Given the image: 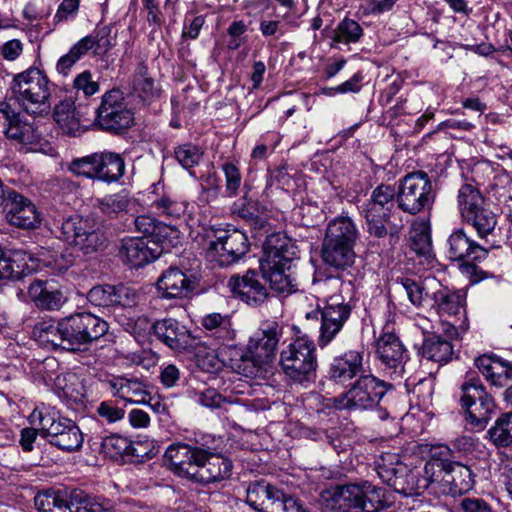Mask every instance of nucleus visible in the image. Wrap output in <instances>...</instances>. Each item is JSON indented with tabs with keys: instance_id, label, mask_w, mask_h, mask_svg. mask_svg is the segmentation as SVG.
I'll return each instance as SVG.
<instances>
[{
	"instance_id": "f257e3e1",
	"label": "nucleus",
	"mask_w": 512,
	"mask_h": 512,
	"mask_svg": "<svg viewBox=\"0 0 512 512\" xmlns=\"http://www.w3.org/2000/svg\"><path fill=\"white\" fill-rule=\"evenodd\" d=\"M108 330V323L97 315L76 312L58 321L43 319L35 324L32 333L44 348L75 352L99 340Z\"/></svg>"
},
{
	"instance_id": "f03ea898",
	"label": "nucleus",
	"mask_w": 512,
	"mask_h": 512,
	"mask_svg": "<svg viewBox=\"0 0 512 512\" xmlns=\"http://www.w3.org/2000/svg\"><path fill=\"white\" fill-rule=\"evenodd\" d=\"M165 458L175 474L202 484L228 479L233 468L230 459L204 444H171Z\"/></svg>"
},
{
	"instance_id": "7ed1b4c3",
	"label": "nucleus",
	"mask_w": 512,
	"mask_h": 512,
	"mask_svg": "<svg viewBox=\"0 0 512 512\" xmlns=\"http://www.w3.org/2000/svg\"><path fill=\"white\" fill-rule=\"evenodd\" d=\"M295 242L281 233L269 235L264 243V258L260 262L262 278L279 295L287 296L297 291L292 272L293 262L298 259Z\"/></svg>"
},
{
	"instance_id": "20e7f679",
	"label": "nucleus",
	"mask_w": 512,
	"mask_h": 512,
	"mask_svg": "<svg viewBox=\"0 0 512 512\" xmlns=\"http://www.w3.org/2000/svg\"><path fill=\"white\" fill-rule=\"evenodd\" d=\"M384 498L385 490L368 480L332 485L321 493L325 507L335 512H377Z\"/></svg>"
},
{
	"instance_id": "39448f33",
	"label": "nucleus",
	"mask_w": 512,
	"mask_h": 512,
	"mask_svg": "<svg viewBox=\"0 0 512 512\" xmlns=\"http://www.w3.org/2000/svg\"><path fill=\"white\" fill-rule=\"evenodd\" d=\"M330 284L337 292L327 298L326 305L321 311L314 310L306 315L307 318L316 319L318 315L321 316L318 339L320 347L328 345L342 330L357 302L355 287L351 281L334 278L330 280Z\"/></svg>"
},
{
	"instance_id": "423d86ee",
	"label": "nucleus",
	"mask_w": 512,
	"mask_h": 512,
	"mask_svg": "<svg viewBox=\"0 0 512 512\" xmlns=\"http://www.w3.org/2000/svg\"><path fill=\"white\" fill-rule=\"evenodd\" d=\"M9 90L19 106L30 115L43 116L51 109L50 81L43 71L30 67L13 76Z\"/></svg>"
},
{
	"instance_id": "0eeeda50",
	"label": "nucleus",
	"mask_w": 512,
	"mask_h": 512,
	"mask_svg": "<svg viewBox=\"0 0 512 512\" xmlns=\"http://www.w3.org/2000/svg\"><path fill=\"white\" fill-rule=\"evenodd\" d=\"M29 421L33 426H39L41 435L51 445L63 451L73 452L82 447L84 436L80 428L54 408L37 406L30 414Z\"/></svg>"
},
{
	"instance_id": "6e6552de",
	"label": "nucleus",
	"mask_w": 512,
	"mask_h": 512,
	"mask_svg": "<svg viewBox=\"0 0 512 512\" xmlns=\"http://www.w3.org/2000/svg\"><path fill=\"white\" fill-rule=\"evenodd\" d=\"M283 373L297 383L310 382L316 372V346L307 335L297 336L280 352Z\"/></svg>"
},
{
	"instance_id": "1a4fd4ad",
	"label": "nucleus",
	"mask_w": 512,
	"mask_h": 512,
	"mask_svg": "<svg viewBox=\"0 0 512 512\" xmlns=\"http://www.w3.org/2000/svg\"><path fill=\"white\" fill-rule=\"evenodd\" d=\"M426 473L433 478L432 495H461L474 487L471 469L458 462L432 459L426 462Z\"/></svg>"
},
{
	"instance_id": "9d476101",
	"label": "nucleus",
	"mask_w": 512,
	"mask_h": 512,
	"mask_svg": "<svg viewBox=\"0 0 512 512\" xmlns=\"http://www.w3.org/2000/svg\"><path fill=\"white\" fill-rule=\"evenodd\" d=\"M435 197V188L424 171L409 173L399 181L397 205L405 213L416 215L430 210Z\"/></svg>"
},
{
	"instance_id": "9b49d317",
	"label": "nucleus",
	"mask_w": 512,
	"mask_h": 512,
	"mask_svg": "<svg viewBox=\"0 0 512 512\" xmlns=\"http://www.w3.org/2000/svg\"><path fill=\"white\" fill-rule=\"evenodd\" d=\"M393 388L391 383L372 374L362 375L345 393L335 399V406L348 410L374 409Z\"/></svg>"
},
{
	"instance_id": "f8f14e48",
	"label": "nucleus",
	"mask_w": 512,
	"mask_h": 512,
	"mask_svg": "<svg viewBox=\"0 0 512 512\" xmlns=\"http://www.w3.org/2000/svg\"><path fill=\"white\" fill-rule=\"evenodd\" d=\"M68 170L76 176L105 183L117 182L125 172V162L118 153L103 151L75 158Z\"/></svg>"
},
{
	"instance_id": "ddd939ff",
	"label": "nucleus",
	"mask_w": 512,
	"mask_h": 512,
	"mask_svg": "<svg viewBox=\"0 0 512 512\" xmlns=\"http://www.w3.org/2000/svg\"><path fill=\"white\" fill-rule=\"evenodd\" d=\"M461 407L472 430L482 431L495 413L496 403L478 378H469L461 385Z\"/></svg>"
},
{
	"instance_id": "4468645a",
	"label": "nucleus",
	"mask_w": 512,
	"mask_h": 512,
	"mask_svg": "<svg viewBox=\"0 0 512 512\" xmlns=\"http://www.w3.org/2000/svg\"><path fill=\"white\" fill-rule=\"evenodd\" d=\"M62 238L85 255L105 248L107 238L100 226L89 218L79 215L65 219L61 224Z\"/></svg>"
},
{
	"instance_id": "2eb2a0df",
	"label": "nucleus",
	"mask_w": 512,
	"mask_h": 512,
	"mask_svg": "<svg viewBox=\"0 0 512 512\" xmlns=\"http://www.w3.org/2000/svg\"><path fill=\"white\" fill-rule=\"evenodd\" d=\"M246 502L257 512H304L296 498L265 480L249 484Z\"/></svg>"
},
{
	"instance_id": "dca6fc26",
	"label": "nucleus",
	"mask_w": 512,
	"mask_h": 512,
	"mask_svg": "<svg viewBox=\"0 0 512 512\" xmlns=\"http://www.w3.org/2000/svg\"><path fill=\"white\" fill-rule=\"evenodd\" d=\"M133 123V114L128 109L124 94L118 89L106 92L96 110L95 124L104 131L119 133Z\"/></svg>"
},
{
	"instance_id": "f3484780",
	"label": "nucleus",
	"mask_w": 512,
	"mask_h": 512,
	"mask_svg": "<svg viewBox=\"0 0 512 512\" xmlns=\"http://www.w3.org/2000/svg\"><path fill=\"white\" fill-rule=\"evenodd\" d=\"M376 353L383 365V370L392 379L404 376L409 355L396 334L383 333L376 341Z\"/></svg>"
},
{
	"instance_id": "a211bd4d",
	"label": "nucleus",
	"mask_w": 512,
	"mask_h": 512,
	"mask_svg": "<svg viewBox=\"0 0 512 512\" xmlns=\"http://www.w3.org/2000/svg\"><path fill=\"white\" fill-rule=\"evenodd\" d=\"M248 249L246 234L238 229H232L218 236L216 241H211L208 253L219 265L228 266L244 256Z\"/></svg>"
},
{
	"instance_id": "6ab92c4d",
	"label": "nucleus",
	"mask_w": 512,
	"mask_h": 512,
	"mask_svg": "<svg viewBox=\"0 0 512 512\" xmlns=\"http://www.w3.org/2000/svg\"><path fill=\"white\" fill-rule=\"evenodd\" d=\"M7 222L20 229H35L41 223V216L30 199L15 190L8 189L2 204Z\"/></svg>"
},
{
	"instance_id": "aec40b11",
	"label": "nucleus",
	"mask_w": 512,
	"mask_h": 512,
	"mask_svg": "<svg viewBox=\"0 0 512 512\" xmlns=\"http://www.w3.org/2000/svg\"><path fill=\"white\" fill-rule=\"evenodd\" d=\"M228 286L246 304L257 307L265 302L269 293L255 270H248L244 275L230 277Z\"/></svg>"
},
{
	"instance_id": "412c9836",
	"label": "nucleus",
	"mask_w": 512,
	"mask_h": 512,
	"mask_svg": "<svg viewBox=\"0 0 512 512\" xmlns=\"http://www.w3.org/2000/svg\"><path fill=\"white\" fill-rule=\"evenodd\" d=\"M160 255L158 244L147 237H127L122 239L119 256L132 267H142Z\"/></svg>"
},
{
	"instance_id": "4be33fe9",
	"label": "nucleus",
	"mask_w": 512,
	"mask_h": 512,
	"mask_svg": "<svg viewBox=\"0 0 512 512\" xmlns=\"http://www.w3.org/2000/svg\"><path fill=\"white\" fill-rule=\"evenodd\" d=\"M361 213L365 218L367 232L371 236L383 238L389 235L391 239L398 238L403 226L391 222L393 212L389 208L368 200L362 207Z\"/></svg>"
},
{
	"instance_id": "5701e85b",
	"label": "nucleus",
	"mask_w": 512,
	"mask_h": 512,
	"mask_svg": "<svg viewBox=\"0 0 512 512\" xmlns=\"http://www.w3.org/2000/svg\"><path fill=\"white\" fill-rule=\"evenodd\" d=\"M281 335L278 323L271 322L249 340L247 349L257 358L256 362L268 366L273 361Z\"/></svg>"
},
{
	"instance_id": "b1692460",
	"label": "nucleus",
	"mask_w": 512,
	"mask_h": 512,
	"mask_svg": "<svg viewBox=\"0 0 512 512\" xmlns=\"http://www.w3.org/2000/svg\"><path fill=\"white\" fill-rule=\"evenodd\" d=\"M87 299L98 307L131 306L136 302V292L123 284L97 285L90 289Z\"/></svg>"
},
{
	"instance_id": "393cba45",
	"label": "nucleus",
	"mask_w": 512,
	"mask_h": 512,
	"mask_svg": "<svg viewBox=\"0 0 512 512\" xmlns=\"http://www.w3.org/2000/svg\"><path fill=\"white\" fill-rule=\"evenodd\" d=\"M154 335L176 351L188 349L194 340L186 326L173 318H164L154 322Z\"/></svg>"
},
{
	"instance_id": "a878e982",
	"label": "nucleus",
	"mask_w": 512,
	"mask_h": 512,
	"mask_svg": "<svg viewBox=\"0 0 512 512\" xmlns=\"http://www.w3.org/2000/svg\"><path fill=\"white\" fill-rule=\"evenodd\" d=\"M448 257L453 261H479L487 256V249L470 239L463 229L455 230L447 240Z\"/></svg>"
},
{
	"instance_id": "bb28decb",
	"label": "nucleus",
	"mask_w": 512,
	"mask_h": 512,
	"mask_svg": "<svg viewBox=\"0 0 512 512\" xmlns=\"http://www.w3.org/2000/svg\"><path fill=\"white\" fill-rule=\"evenodd\" d=\"M114 397H119L129 403L147 404L150 399L148 386L138 378L113 376L106 381Z\"/></svg>"
},
{
	"instance_id": "cd10ccee",
	"label": "nucleus",
	"mask_w": 512,
	"mask_h": 512,
	"mask_svg": "<svg viewBox=\"0 0 512 512\" xmlns=\"http://www.w3.org/2000/svg\"><path fill=\"white\" fill-rule=\"evenodd\" d=\"M194 287L195 282L177 267L165 270L157 281L158 291L167 299L186 297Z\"/></svg>"
},
{
	"instance_id": "c85d7f7f",
	"label": "nucleus",
	"mask_w": 512,
	"mask_h": 512,
	"mask_svg": "<svg viewBox=\"0 0 512 512\" xmlns=\"http://www.w3.org/2000/svg\"><path fill=\"white\" fill-rule=\"evenodd\" d=\"M475 365L493 386L504 387L512 379V364L495 355H481L475 359Z\"/></svg>"
},
{
	"instance_id": "c756f323",
	"label": "nucleus",
	"mask_w": 512,
	"mask_h": 512,
	"mask_svg": "<svg viewBox=\"0 0 512 512\" xmlns=\"http://www.w3.org/2000/svg\"><path fill=\"white\" fill-rule=\"evenodd\" d=\"M434 484L433 478H430L426 473V465L423 469V475L420 477L413 471H410L405 466V472L399 474L392 482L387 485L392 487L395 492L403 496L410 497L421 495L428 492L432 495V485Z\"/></svg>"
},
{
	"instance_id": "7c9ffc66",
	"label": "nucleus",
	"mask_w": 512,
	"mask_h": 512,
	"mask_svg": "<svg viewBox=\"0 0 512 512\" xmlns=\"http://www.w3.org/2000/svg\"><path fill=\"white\" fill-rule=\"evenodd\" d=\"M31 257L24 250H3L0 248V281L20 279L34 270L28 265Z\"/></svg>"
},
{
	"instance_id": "2f4dec72",
	"label": "nucleus",
	"mask_w": 512,
	"mask_h": 512,
	"mask_svg": "<svg viewBox=\"0 0 512 512\" xmlns=\"http://www.w3.org/2000/svg\"><path fill=\"white\" fill-rule=\"evenodd\" d=\"M362 354L349 350L335 357L329 368V377L336 383H345L355 377L362 369Z\"/></svg>"
},
{
	"instance_id": "473e14b6",
	"label": "nucleus",
	"mask_w": 512,
	"mask_h": 512,
	"mask_svg": "<svg viewBox=\"0 0 512 512\" xmlns=\"http://www.w3.org/2000/svg\"><path fill=\"white\" fill-rule=\"evenodd\" d=\"M131 87L134 95L145 104L156 101L162 93L161 86L149 75L148 68L142 63L135 69Z\"/></svg>"
},
{
	"instance_id": "72a5a7b5",
	"label": "nucleus",
	"mask_w": 512,
	"mask_h": 512,
	"mask_svg": "<svg viewBox=\"0 0 512 512\" xmlns=\"http://www.w3.org/2000/svg\"><path fill=\"white\" fill-rule=\"evenodd\" d=\"M354 246L337 243L324 239L321 249V258L326 265L336 269L345 270L354 263Z\"/></svg>"
},
{
	"instance_id": "f704fd0d",
	"label": "nucleus",
	"mask_w": 512,
	"mask_h": 512,
	"mask_svg": "<svg viewBox=\"0 0 512 512\" xmlns=\"http://www.w3.org/2000/svg\"><path fill=\"white\" fill-rule=\"evenodd\" d=\"M32 302L42 310H58L65 302L61 291L48 287L46 282L34 280L28 288Z\"/></svg>"
},
{
	"instance_id": "c9c22d12",
	"label": "nucleus",
	"mask_w": 512,
	"mask_h": 512,
	"mask_svg": "<svg viewBox=\"0 0 512 512\" xmlns=\"http://www.w3.org/2000/svg\"><path fill=\"white\" fill-rule=\"evenodd\" d=\"M53 389L57 396L67 404L83 403L85 398L84 386L74 373H63L55 377Z\"/></svg>"
},
{
	"instance_id": "e433bc0d",
	"label": "nucleus",
	"mask_w": 512,
	"mask_h": 512,
	"mask_svg": "<svg viewBox=\"0 0 512 512\" xmlns=\"http://www.w3.org/2000/svg\"><path fill=\"white\" fill-rule=\"evenodd\" d=\"M438 288L432 292L431 306L439 315H457L464 305L465 297L461 291H452L447 287Z\"/></svg>"
},
{
	"instance_id": "4c0bfd02",
	"label": "nucleus",
	"mask_w": 512,
	"mask_h": 512,
	"mask_svg": "<svg viewBox=\"0 0 512 512\" xmlns=\"http://www.w3.org/2000/svg\"><path fill=\"white\" fill-rule=\"evenodd\" d=\"M453 354V345L448 339L437 334L425 336L421 355L427 360L443 365L452 359Z\"/></svg>"
},
{
	"instance_id": "58836bf2",
	"label": "nucleus",
	"mask_w": 512,
	"mask_h": 512,
	"mask_svg": "<svg viewBox=\"0 0 512 512\" xmlns=\"http://www.w3.org/2000/svg\"><path fill=\"white\" fill-rule=\"evenodd\" d=\"M230 358L227 366L237 374L253 378L262 373L266 366L263 363L256 362L257 358L247 349L245 352L237 348H229Z\"/></svg>"
},
{
	"instance_id": "ea45409f",
	"label": "nucleus",
	"mask_w": 512,
	"mask_h": 512,
	"mask_svg": "<svg viewBox=\"0 0 512 512\" xmlns=\"http://www.w3.org/2000/svg\"><path fill=\"white\" fill-rule=\"evenodd\" d=\"M5 136L14 144L33 149L39 143L40 136L31 123L21 117L10 124H4Z\"/></svg>"
},
{
	"instance_id": "a19ab883",
	"label": "nucleus",
	"mask_w": 512,
	"mask_h": 512,
	"mask_svg": "<svg viewBox=\"0 0 512 512\" xmlns=\"http://www.w3.org/2000/svg\"><path fill=\"white\" fill-rule=\"evenodd\" d=\"M34 504L39 512H72L73 500L63 491L46 490L35 496Z\"/></svg>"
},
{
	"instance_id": "79ce46f5",
	"label": "nucleus",
	"mask_w": 512,
	"mask_h": 512,
	"mask_svg": "<svg viewBox=\"0 0 512 512\" xmlns=\"http://www.w3.org/2000/svg\"><path fill=\"white\" fill-rule=\"evenodd\" d=\"M153 207L162 216H166L171 219H180L183 217L185 220L193 218L195 209L194 205L167 195L155 200L153 202Z\"/></svg>"
},
{
	"instance_id": "37998d69",
	"label": "nucleus",
	"mask_w": 512,
	"mask_h": 512,
	"mask_svg": "<svg viewBox=\"0 0 512 512\" xmlns=\"http://www.w3.org/2000/svg\"><path fill=\"white\" fill-rule=\"evenodd\" d=\"M357 238L358 230L352 219L337 217L328 224L324 239L354 246Z\"/></svg>"
},
{
	"instance_id": "c03bdc74",
	"label": "nucleus",
	"mask_w": 512,
	"mask_h": 512,
	"mask_svg": "<svg viewBox=\"0 0 512 512\" xmlns=\"http://www.w3.org/2000/svg\"><path fill=\"white\" fill-rule=\"evenodd\" d=\"M400 285L406 292L409 301L417 306H424L431 299V288H436L439 283L435 279H426L424 282H417L410 278H402Z\"/></svg>"
},
{
	"instance_id": "a18cd8bd",
	"label": "nucleus",
	"mask_w": 512,
	"mask_h": 512,
	"mask_svg": "<svg viewBox=\"0 0 512 512\" xmlns=\"http://www.w3.org/2000/svg\"><path fill=\"white\" fill-rule=\"evenodd\" d=\"M375 470L382 482L388 484L405 472V465L401 462L399 454L384 452L375 461Z\"/></svg>"
},
{
	"instance_id": "49530a36",
	"label": "nucleus",
	"mask_w": 512,
	"mask_h": 512,
	"mask_svg": "<svg viewBox=\"0 0 512 512\" xmlns=\"http://www.w3.org/2000/svg\"><path fill=\"white\" fill-rule=\"evenodd\" d=\"M111 46L109 34H88L73 45L69 51L80 60L89 51L100 55L105 53Z\"/></svg>"
},
{
	"instance_id": "de8ad7c7",
	"label": "nucleus",
	"mask_w": 512,
	"mask_h": 512,
	"mask_svg": "<svg viewBox=\"0 0 512 512\" xmlns=\"http://www.w3.org/2000/svg\"><path fill=\"white\" fill-rule=\"evenodd\" d=\"M462 219L476 230L480 238H485L491 234L497 224L496 215L486 205H483Z\"/></svg>"
},
{
	"instance_id": "09e8293b",
	"label": "nucleus",
	"mask_w": 512,
	"mask_h": 512,
	"mask_svg": "<svg viewBox=\"0 0 512 512\" xmlns=\"http://www.w3.org/2000/svg\"><path fill=\"white\" fill-rule=\"evenodd\" d=\"M457 205L462 218L485 205V200L480 190L471 183L460 187L457 195Z\"/></svg>"
},
{
	"instance_id": "8fccbe9b",
	"label": "nucleus",
	"mask_w": 512,
	"mask_h": 512,
	"mask_svg": "<svg viewBox=\"0 0 512 512\" xmlns=\"http://www.w3.org/2000/svg\"><path fill=\"white\" fill-rule=\"evenodd\" d=\"M489 440L496 447L512 445V412L499 416L494 425L487 431Z\"/></svg>"
},
{
	"instance_id": "3c124183",
	"label": "nucleus",
	"mask_w": 512,
	"mask_h": 512,
	"mask_svg": "<svg viewBox=\"0 0 512 512\" xmlns=\"http://www.w3.org/2000/svg\"><path fill=\"white\" fill-rule=\"evenodd\" d=\"M197 366L208 373H215L227 366L228 360L220 358L216 350L210 349L204 345H198L195 352Z\"/></svg>"
},
{
	"instance_id": "603ef678",
	"label": "nucleus",
	"mask_w": 512,
	"mask_h": 512,
	"mask_svg": "<svg viewBox=\"0 0 512 512\" xmlns=\"http://www.w3.org/2000/svg\"><path fill=\"white\" fill-rule=\"evenodd\" d=\"M131 204V199L126 191L106 195L101 199H97V207L101 212L111 215H118L126 212Z\"/></svg>"
},
{
	"instance_id": "864d4df0",
	"label": "nucleus",
	"mask_w": 512,
	"mask_h": 512,
	"mask_svg": "<svg viewBox=\"0 0 512 512\" xmlns=\"http://www.w3.org/2000/svg\"><path fill=\"white\" fill-rule=\"evenodd\" d=\"M411 249L419 256L428 258L432 252V241L429 229L420 225L411 231Z\"/></svg>"
},
{
	"instance_id": "5fc2aeb1",
	"label": "nucleus",
	"mask_w": 512,
	"mask_h": 512,
	"mask_svg": "<svg viewBox=\"0 0 512 512\" xmlns=\"http://www.w3.org/2000/svg\"><path fill=\"white\" fill-rule=\"evenodd\" d=\"M175 158L185 169L192 168L200 162L203 152L191 143L183 144L175 148Z\"/></svg>"
},
{
	"instance_id": "6e6d98bb",
	"label": "nucleus",
	"mask_w": 512,
	"mask_h": 512,
	"mask_svg": "<svg viewBox=\"0 0 512 512\" xmlns=\"http://www.w3.org/2000/svg\"><path fill=\"white\" fill-rule=\"evenodd\" d=\"M104 451L111 456H131L132 441L119 435L105 437L101 443Z\"/></svg>"
},
{
	"instance_id": "4d7b16f0",
	"label": "nucleus",
	"mask_w": 512,
	"mask_h": 512,
	"mask_svg": "<svg viewBox=\"0 0 512 512\" xmlns=\"http://www.w3.org/2000/svg\"><path fill=\"white\" fill-rule=\"evenodd\" d=\"M158 443L148 437L139 438L132 441L131 456L139 461L151 459L159 452Z\"/></svg>"
},
{
	"instance_id": "13d9d810",
	"label": "nucleus",
	"mask_w": 512,
	"mask_h": 512,
	"mask_svg": "<svg viewBox=\"0 0 512 512\" xmlns=\"http://www.w3.org/2000/svg\"><path fill=\"white\" fill-rule=\"evenodd\" d=\"M112 510V503L106 499L84 498L73 500L72 512H112Z\"/></svg>"
},
{
	"instance_id": "bf43d9fd",
	"label": "nucleus",
	"mask_w": 512,
	"mask_h": 512,
	"mask_svg": "<svg viewBox=\"0 0 512 512\" xmlns=\"http://www.w3.org/2000/svg\"><path fill=\"white\" fill-rule=\"evenodd\" d=\"M369 200L389 208L393 212L394 200L397 201V191L391 185L380 184L371 192Z\"/></svg>"
},
{
	"instance_id": "052dcab7",
	"label": "nucleus",
	"mask_w": 512,
	"mask_h": 512,
	"mask_svg": "<svg viewBox=\"0 0 512 512\" xmlns=\"http://www.w3.org/2000/svg\"><path fill=\"white\" fill-rule=\"evenodd\" d=\"M222 170L225 175V193L229 197L235 196L242 183L240 170L231 162L224 163Z\"/></svg>"
},
{
	"instance_id": "680f3d73",
	"label": "nucleus",
	"mask_w": 512,
	"mask_h": 512,
	"mask_svg": "<svg viewBox=\"0 0 512 512\" xmlns=\"http://www.w3.org/2000/svg\"><path fill=\"white\" fill-rule=\"evenodd\" d=\"M202 325L206 330H216L219 337H228L230 335L228 318L220 313H211L202 319Z\"/></svg>"
},
{
	"instance_id": "e2e57ef3",
	"label": "nucleus",
	"mask_w": 512,
	"mask_h": 512,
	"mask_svg": "<svg viewBox=\"0 0 512 512\" xmlns=\"http://www.w3.org/2000/svg\"><path fill=\"white\" fill-rule=\"evenodd\" d=\"M127 331L130 332L137 341H141L151 332L154 333V322L152 323L145 316H139L136 319H131L127 323Z\"/></svg>"
},
{
	"instance_id": "0e129e2a",
	"label": "nucleus",
	"mask_w": 512,
	"mask_h": 512,
	"mask_svg": "<svg viewBox=\"0 0 512 512\" xmlns=\"http://www.w3.org/2000/svg\"><path fill=\"white\" fill-rule=\"evenodd\" d=\"M43 265L50 268L54 273H65L73 265L71 254L55 253L41 260Z\"/></svg>"
},
{
	"instance_id": "69168bd1",
	"label": "nucleus",
	"mask_w": 512,
	"mask_h": 512,
	"mask_svg": "<svg viewBox=\"0 0 512 512\" xmlns=\"http://www.w3.org/2000/svg\"><path fill=\"white\" fill-rule=\"evenodd\" d=\"M96 412L99 417L107 421L108 423H115L122 420L125 416V410L116 405L112 400L101 402Z\"/></svg>"
},
{
	"instance_id": "338daca9",
	"label": "nucleus",
	"mask_w": 512,
	"mask_h": 512,
	"mask_svg": "<svg viewBox=\"0 0 512 512\" xmlns=\"http://www.w3.org/2000/svg\"><path fill=\"white\" fill-rule=\"evenodd\" d=\"M135 228L138 232L142 233L144 237L149 236H160L161 235V223L155 218L149 215H140L134 220Z\"/></svg>"
},
{
	"instance_id": "774afa93",
	"label": "nucleus",
	"mask_w": 512,
	"mask_h": 512,
	"mask_svg": "<svg viewBox=\"0 0 512 512\" xmlns=\"http://www.w3.org/2000/svg\"><path fill=\"white\" fill-rule=\"evenodd\" d=\"M194 400L207 408H219L225 401V398L214 388H206L203 391L194 392Z\"/></svg>"
}]
</instances>
